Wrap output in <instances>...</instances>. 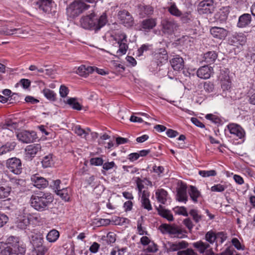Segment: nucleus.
<instances>
[{
  "label": "nucleus",
  "mask_w": 255,
  "mask_h": 255,
  "mask_svg": "<svg viewBox=\"0 0 255 255\" xmlns=\"http://www.w3.org/2000/svg\"><path fill=\"white\" fill-rule=\"evenodd\" d=\"M157 246L153 242H150L148 247L146 249V251L149 253H155L157 251Z\"/></svg>",
  "instance_id": "59"
},
{
  "label": "nucleus",
  "mask_w": 255,
  "mask_h": 255,
  "mask_svg": "<svg viewBox=\"0 0 255 255\" xmlns=\"http://www.w3.org/2000/svg\"><path fill=\"white\" fill-rule=\"evenodd\" d=\"M16 146V143L14 141L11 142H7L5 144L2 146L4 154L8 152L13 150Z\"/></svg>",
  "instance_id": "48"
},
{
  "label": "nucleus",
  "mask_w": 255,
  "mask_h": 255,
  "mask_svg": "<svg viewBox=\"0 0 255 255\" xmlns=\"http://www.w3.org/2000/svg\"><path fill=\"white\" fill-rule=\"evenodd\" d=\"M73 130L76 134L82 137L86 138V136L88 134V132L82 129L80 126L74 127Z\"/></svg>",
  "instance_id": "43"
},
{
  "label": "nucleus",
  "mask_w": 255,
  "mask_h": 255,
  "mask_svg": "<svg viewBox=\"0 0 255 255\" xmlns=\"http://www.w3.org/2000/svg\"><path fill=\"white\" fill-rule=\"evenodd\" d=\"M193 247L195 248L200 254L209 253L213 250L209 243L203 241H199L193 244Z\"/></svg>",
  "instance_id": "12"
},
{
  "label": "nucleus",
  "mask_w": 255,
  "mask_h": 255,
  "mask_svg": "<svg viewBox=\"0 0 255 255\" xmlns=\"http://www.w3.org/2000/svg\"><path fill=\"white\" fill-rule=\"evenodd\" d=\"M175 214L187 217L188 216L186 208L183 206H177L173 209Z\"/></svg>",
  "instance_id": "45"
},
{
  "label": "nucleus",
  "mask_w": 255,
  "mask_h": 255,
  "mask_svg": "<svg viewBox=\"0 0 255 255\" xmlns=\"http://www.w3.org/2000/svg\"><path fill=\"white\" fill-rule=\"evenodd\" d=\"M210 32L214 37L220 39H224L228 34V31L227 30L219 27H212L210 30Z\"/></svg>",
  "instance_id": "22"
},
{
  "label": "nucleus",
  "mask_w": 255,
  "mask_h": 255,
  "mask_svg": "<svg viewBox=\"0 0 255 255\" xmlns=\"http://www.w3.org/2000/svg\"><path fill=\"white\" fill-rule=\"evenodd\" d=\"M67 104L70 105L73 109L80 110L82 109L81 105L74 98H70L67 100Z\"/></svg>",
  "instance_id": "40"
},
{
  "label": "nucleus",
  "mask_w": 255,
  "mask_h": 255,
  "mask_svg": "<svg viewBox=\"0 0 255 255\" xmlns=\"http://www.w3.org/2000/svg\"><path fill=\"white\" fill-rule=\"evenodd\" d=\"M26 215L27 216V217H28L29 221L30 222L33 223H38L40 222L41 221V218L40 216L38 214H29L26 213Z\"/></svg>",
  "instance_id": "46"
},
{
  "label": "nucleus",
  "mask_w": 255,
  "mask_h": 255,
  "mask_svg": "<svg viewBox=\"0 0 255 255\" xmlns=\"http://www.w3.org/2000/svg\"><path fill=\"white\" fill-rule=\"evenodd\" d=\"M153 11V7L150 5L140 4L138 5V14L142 18L152 14Z\"/></svg>",
  "instance_id": "20"
},
{
  "label": "nucleus",
  "mask_w": 255,
  "mask_h": 255,
  "mask_svg": "<svg viewBox=\"0 0 255 255\" xmlns=\"http://www.w3.org/2000/svg\"><path fill=\"white\" fill-rule=\"evenodd\" d=\"M205 240L207 243L209 245H213L214 243H216L217 240V233L213 231L207 232L205 235Z\"/></svg>",
  "instance_id": "35"
},
{
  "label": "nucleus",
  "mask_w": 255,
  "mask_h": 255,
  "mask_svg": "<svg viewBox=\"0 0 255 255\" xmlns=\"http://www.w3.org/2000/svg\"><path fill=\"white\" fill-rule=\"evenodd\" d=\"M204 88L208 92H212L214 89V84L211 82H205L204 84Z\"/></svg>",
  "instance_id": "60"
},
{
  "label": "nucleus",
  "mask_w": 255,
  "mask_h": 255,
  "mask_svg": "<svg viewBox=\"0 0 255 255\" xmlns=\"http://www.w3.org/2000/svg\"><path fill=\"white\" fill-rule=\"evenodd\" d=\"M59 237V232L55 229L49 231L46 236L47 240L50 243L56 242Z\"/></svg>",
  "instance_id": "37"
},
{
  "label": "nucleus",
  "mask_w": 255,
  "mask_h": 255,
  "mask_svg": "<svg viewBox=\"0 0 255 255\" xmlns=\"http://www.w3.org/2000/svg\"><path fill=\"white\" fill-rule=\"evenodd\" d=\"M94 70V68L93 67H86L85 65H81L78 68L77 72L80 76L86 77L90 73H92Z\"/></svg>",
  "instance_id": "32"
},
{
  "label": "nucleus",
  "mask_w": 255,
  "mask_h": 255,
  "mask_svg": "<svg viewBox=\"0 0 255 255\" xmlns=\"http://www.w3.org/2000/svg\"><path fill=\"white\" fill-rule=\"evenodd\" d=\"M133 179L136 184L138 194H142V192H143L142 189L144 188V185L143 184L144 182V180L141 179L140 178L138 177H134L133 178Z\"/></svg>",
  "instance_id": "44"
},
{
  "label": "nucleus",
  "mask_w": 255,
  "mask_h": 255,
  "mask_svg": "<svg viewBox=\"0 0 255 255\" xmlns=\"http://www.w3.org/2000/svg\"><path fill=\"white\" fill-rule=\"evenodd\" d=\"M6 167L10 171L15 174L21 172V162L19 159L16 157L9 158L6 161Z\"/></svg>",
  "instance_id": "8"
},
{
  "label": "nucleus",
  "mask_w": 255,
  "mask_h": 255,
  "mask_svg": "<svg viewBox=\"0 0 255 255\" xmlns=\"http://www.w3.org/2000/svg\"><path fill=\"white\" fill-rule=\"evenodd\" d=\"M70 189L65 186L62 187L61 190L57 191L56 194L59 195L62 199L64 200L65 201H68L70 199L69 195V192Z\"/></svg>",
  "instance_id": "36"
},
{
  "label": "nucleus",
  "mask_w": 255,
  "mask_h": 255,
  "mask_svg": "<svg viewBox=\"0 0 255 255\" xmlns=\"http://www.w3.org/2000/svg\"><path fill=\"white\" fill-rule=\"evenodd\" d=\"M247 41L246 35L244 34H236L231 36L229 39V42L231 45L238 47L239 45H243Z\"/></svg>",
  "instance_id": "14"
},
{
  "label": "nucleus",
  "mask_w": 255,
  "mask_h": 255,
  "mask_svg": "<svg viewBox=\"0 0 255 255\" xmlns=\"http://www.w3.org/2000/svg\"><path fill=\"white\" fill-rule=\"evenodd\" d=\"M226 235L223 232L217 233V240L216 243V248L218 247V242H219L220 244H222L226 240Z\"/></svg>",
  "instance_id": "51"
},
{
  "label": "nucleus",
  "mask_w": 255,
  "mask_h": 255,
  "mask_svg": "<svg viewBox=\"0 0 255 255\" xmlns=\"http://www.w3.org/2000/svg\"><path fill=\"white\" fill-rule=\"evenodd\" d=\"M181 20L183 23H188L192 20V15L190 12L181 13Z\"/></svg>",
  "instance_id": "55"
},
{
  "label": "nucleus",
  "mask_w": 255,
  "mask_h": 255,
  "mask_svg": "<svg viewBox=\"0 0 255 255\" xmlns=\"http://www.w3.org/2000/svg\"><path fill=\"white\" fill-rule=\"evenodd\" d=\"M6 242L10 246L6 247L2 251L3 255H22L24 253V249L19 247L18 238L10 236L7 239Z\"/></svg>",
  "instance_id": "3"
},
{
  "label": "nucleus",
  "mask_w": 255,
  "mask_h": 255,
  "mask_svg": "<svg viewBox=\"0 0 255 255\" xmlns=\"http://www.w3.org/2000/svg\"><path fill=\"white\" fill-rule=\"evenodd\" d=\"M149 192L147 190H143L141 194V202L142 207L148 211L152 210L150 202L149 200Z\"/></svg>",
  "instance_id": "25"
},
{
  "label": "nucleus",
  "mask_w": 255,
  "mask_h": 255,
  "mask_svg": "<svg viewBox=\"0 0 255 255\" xmlns=\"http://www.w3.org/2000/svg\"><path fill=\"white\" fill-rule=\"evenodd\" d=\"M69 93L68 88L64 85H61L59 89V94L62 98H65Z\"/></svg>",
  "instance_id": "58"
},
{
  "label": "nucleus",
  "mask_w": 255,
  "mask_h": 255,
  "mask_svg": "<svg viewBox=\"0 0 255 255\" xmlns=\"http://www.w3.org/2000/svg\"><path fill=\"white\" fill-rule=\"evenodd\" d=\"M53 201L50 193L40 192L31 196L30 203L34 209L42 212L47 210Z\"/></svg>",
  "instance_id": "2"
},
{
  "label": "nucleus",
  "mask_w": 255,
  "mask_h": 255,
  "mask_svg": "<svg viewBox=\"0 0 255 255\" xmlns=\"http://www.w3.org/2000/svg\"><path fill=\"white\" fill-rule=\"evenodd\" d=\"M199 174L203 177H208L210 176H215L217 174V172L215 170H200Z\"/></svg>",
  "instance_id": "47"
},
{
  "label": "nucleus",
  "mask_w": 255,
  "mask_h": 255,
  "mask_svg": "<svg viewBox=\"0 0 255 255\" xmlns=\"http://www.w3.org/2000/svg\"><path fill=\"white\" fill-rule=\"evenodd\" d=\"M188 193L191 199L194 203H197L198 202V198L201 195L200 192L197 189V188L192 185L190 186V189Z\"/></svg>",
  "instance_id": "33"
},
{
  "label": "nucleus",
  "mask_w": 255,
  "mask_h": 255,
  "mask_svg": "<svg viewBox=\"0 0 255 255\" xmlns=\"http://www.w3.org/2000/svg\"><path fill=\"white\" fill-rule=\"evenodd\" d=\"M107 242L108 243H114L115 242L116 239V234L112 232H110L107 234Z\"/></svg>",
  "instance_id": "62"
},
{
  "label": "nucleus",
  "mask_w": 255,
  "mask_h": 255,
  "mask_svg": "<svg viewBox=\"0 0 255 255\" xmlns=\"http://www.w3.org/2000/svg\"><path fill=\"white\" fill-rule=\"evenodd\" d=\"M218 55L215 51H208L204 54L203 61L210 64L215 61Z\"/></svg>",
  "instance_id": "31"
},
{
  "label": "nucleus",
  "mask_w": 255,
  "mask_h": 255,
  "mask_svg": "<svg viewBox=\"0 0 255 255\" xmlns=\"http://www.w3.org/2000/svg\"><path fill=\"white\" fill-rule=\"evenodd\" d=\"M53 182V185H52V187L53 189L55 190L56 193H57V190H61L62 187L65 186L61 184V181L59 179H57Z\"/></svg>",
  "instance_id": "57"
},
{
  "label": "nucleus",
  "mask_w": 255,
  "mask_h": 255,
  "mask_svg": "<svg viewBox=\"0 0 255 255\" xmlns=\"http://www.w3.org/2000/svg\"><path fill=\"white\" fill-rule=\"evenodd\" d=\"M212 73H213V68L208 66H202L197 71V76L203 79H209Z\"/></svg>",
  "instance_id": "18"
},
{
  "label": "nucleus",
  "mask_w": 255,
  "mask_h": 255,
  "mask_svg": "<svg viewBox=\"0 0 255 255\" xmlns=\"http://www.w3.org/2000/svg\"><path fill=\"white\" fill-rule=\"evenodd\" d=\"M34 132H29L26 130L22 131L17 134V137L19 140L23 143H29L33 142L35 138Z\"/></svg>",
  "instance_id": "13"
},
{
  "label": "nucleus",
  "mask_w": 255,
  "mask_h": 255,
  "mask_svg": "<svg viewBox=\"0 0 255 255\" xmlns=\"http://www.w3.org/2000/svg\"><path fill=\"white\" fill-rule=\"evenodd\" d=\"M95 13L92 12L88 15L83 16L80 19L81 26L86 29L100 30L107 23V16L105 12L103 13L98 18H95Z\"/></svg>",
  "instance_id": "1"
},
{
  "label": "nucleus",
  "mask_w": 255,
  "mask_h": 255,
  "mask_svg": "<svg viewBox=\"0 0 255 255\" xmlns=\"http://www.w3.org/2000/svg\"><path fill=\"white\" fill-rule=\"evenodd\" d=\"M157 212L160 216L166 219L169 221H172L174 220L173 215L170 211L165 209L161 205H160L157 208Z\"/></svg>",
  "instance_id": "28"
},
{
  "label": "nucleus",
  "mask_w": 255,
  "mask_h": 255,
  "mask_svg": "<svg viewBox=\"0 0 255 255\" xmlns=\"http://www.w3.org/2000/svg\"><path fill=\"white\" fill-rule=\"evenodd\" d=\"M42 166L44 168H47L51 166L53 164V160H52V155L49 154L44 157L42 161H41Z\"/></svg>",
  "instance_id": "42"
},
{
  "label": "nucleus",
  "mask_w": 255,
  "mask_h": 255,
  "mask_svg": "<svg viewBox=\"0 0 255 255\" xmlns=\"http://www.w3.org/2000/svg\"><path fill=\"white\" fill-rule=\"evenodd\" d=\"M251 14L244 13L239 17L237 25L239 27H245L251 23Z\"/></svg>",
  "instance_id": "26"
},
{
  "label": "nucleus",
  "mask_w": 255,
  "mask_h": 255,
  "mask_svg": "<svg viewBox=\"0 0 255 255\" xmlns=\"http://www.w3.org/2000/svg\"><path fill=\"white\" fill-rule=\"evenodd\" d=\"M232 245L238 250H244L242 248V245L239 241V240L236 238H233L232 240Z\"/></svg>",
  "instance_id": "61"
},
{
  "label": "nucleus",
  "mask_w": 255,
  "mask_h": 255,
  "mask_svg": "<svg viewBox=\"0 0 255 255\" xmlns=\"http://www.w3.org/2000/svg\"><path fill=\"white\" fill-rule=\"evenodd\" d=\"M177 198L179 202H186L187 201V196L186 193V186L182 185L177 190Z\"/></svg>",
  "instance_id": "30"
},
{
  "label": "nucleus",
  "mask_w": 255,
  "mask_h": 255,
  "mask_svg": "<svg viewBox=\"0 0 255 255\" xmlns=\"http://www.w3.org/2000/svg\"><path fill=\"white\" fill-rule=\"evenodd\" d=\"M155 195L158 201L161 204H164L166 202L167 192L163 189H159L156 192Z\"/></svg>",
  "instance_id": "34"
},
{
  "label": "nucleus",
  "mask_w": 255,
  "mask_h": 255,
  "mask_svg": "<svg viewBox=\"0 0 255 255\" xmlns=\"http://www.w3.org/2000/svg\"><path fill=\"white\" fill-rule=\"evenodd\" d=\"M168 252L180 251L181 250L186 249L188 248L189 244L185 241H181L180 242H176L174 243H169Z\"/></svg>",
  "instance_id": "19"
},
{
  "label": "nucleus",
  "mask_w": 255,
  "mask_h": 255,
  "mask_svg": "<svg viewBox=\"0 0 255 255\" xmlns=\"http://www.w3.org/2000/svg\"><path fill=\"white\" fill-rule=\"evenodd\" d=\"M31 180L33 185L39 189L44 188L48 185V181L38 174L33 175L31 177Z\"/></svg>",
  "instance_id": "17"
},
{
  "label": "nucleus",
  "mask_w": 255,
  "mask_h": 255,
  "mask_svg": "<svg viewBox=\"0 0 255 255\" xmlns=\"http://www.w3.org/2000/svg\"><path fill=\"white\" fill-rule=\"evenodd\" d=\"M227 128L231 134L239 139H242L245 136V130L239 125L231 123L227 126Z\"/></svg>",
  "instance_id": "10"
},
{
  "label": "nucleus",
  "mask_w": 255,
  "mask_h": 255,
  "mask_svg": "<svg viewBox=\"0 0 255 255\" xmlns=\"http://www.w3.org/2000/svg\"><path fill=\"white\" fill-rule=\"evenodd\" d=\"M112 37L119 45V49L116 52L118 56L126 54L128 48L127 35L124 32H118Z\"/></svg>",
  "instance_id": "6"
},
{
  "label": "nucleus",
  "mask_w": 255,
  "mask_h": 255,
  "mask_svg": "<svg viewBox=\"0 0 255 255\" xmlns=\"http://www.w3.org/2000/svg\"><path fill=\"white\" fill-rule=\"evenodd\" d=\"M177 255H198L191 248H186L184 250L178 251Z\"/></svg>",
  "instance_id": "53"
},
{
  "label": "nucleus",
  "mask_w": 255,
  "mask_h": 255,
  "mask_svg": "<svg viewBox=\"0 0 255 255\" xmlns=\"http://www.w3.org/2000/svg\"><path fill=\"white\" fill-rule=\"evenodd\" d=\"M103 160L101 157L92 158L90 160V163L92 165L100 166L103 164Z\"/></svg>",
  "instance_id": "56"
},
{
  "label": "nucleus",
  "mask_w": 255,
  "mask_h": 255,
  "mask_svg": "<svg viewBox=\"0 0 255 255\" xmlns=\"http://www.w3.org/2000/svg\"><path fill=\"white\" fill-rule=\"evenodd\" d=\"M215 4L213 0H202L197 6V10L199 14H209L214 12Z\"/></svg>",
  "instance_id": "7"
},
{
  "label": "nucleus",
  "mask_w": 255,
  "mask_h": 255,
  "mask_svg": "<svg viewBox=\"0 0 255 255\" xmlns=\"http://www.w3.org/2000/svg\"><path fill=\"white\" fill-rule=\"evenodd\" d=\"M11 192V187L9 186L0 187V199L7 198Z\"/></svg>",
  "instance_id": "39"
},
{
  "label": "nucleus",
  "mask_w": 255,
  "mask_h": 255,
  "mask_svg": "<svg viewBox=\"0 0 255 255\" xmlns=\"http://www.w3.org/2000/svg\"><path fill=\"white\" fill-rule=\"evenodd\" d=\"M47 247L41 246L39 247L37 250L34 251L32 255H44L48 251Z\"/></svg>",
  "instance_id": "54"
},
{
  "label": "nucleus",
  "mask_w": 255,
  "mask_h": 255,
  "mask_svg": "<svg viewBox=\"0 0 255 255\" xmlns=\"http://www.w3.org/2000/svg\"><path fill=\"white\" fill-rule=\"evenodd\" d=\"M42 93L44 96L49 100L52 101L56 100V94L54 91L49 89H44L43 90Z\"/></svg>",
  "instance_id": "38"
},
{
  "label": "nucleus",
  "mask_w": 255,
  "mask_h": 255,
  "mask_svg": "<svg viewBox=\"0 0 255 255\" xmlns=\"http://www.w3.org/2000/svg\"><path fill=\"white\" fill-rule=\"evenodd\" d=\"M19 84L24 89H27L30 86L31 82L28 79H22L20 80Z\"/></svg>",
  "instance_id": "64"
},
{
  "label": "nucleus",
  "mask_w": 255,
  "mask_h": 255,
  "mask_svg": "<svg viewBox=\"0 0 255 255\" xmlns=\"http://www.w3.org/2000/svg\"><path fill=\"white\" fill-rule=\"evenodd\" d=\"M227 186L226 185L218 184L211 187V191L212 192H222L225 191Z\"/></svg>",
  "instance_id": "50"
},
{
  "label": "nucleus",
  "mask_w": 255,
  "mask_h": 255,
  "mask_svg": "<svg viewBox=\"0 0 255 255\" xmlns=\"http://www.w3.org/2000/svg\"><path fill=\"white\" fill-rule=\"evenodd\" d=\"M90 7V5L81 0H74L67 8L66 12L68 16L74 18Z\"/></svg>",
  "instance_id": "5"
},
{
  "label": "nucleus",
  "mask_w": 255,
  "mask_h": 255,
  "mask_svg": "<svg viewBox=\"0 0 255 255\" xmlns=\"http://www.w3.org/2000/svg\"><path fill=\"white\" fill-rule=\"evenodd\" d=\"M159 229L162 234H168L172 238L182 239L186 237V231L174 224H162L159 226Z\"/></svg>",
  "instance_id": "4"
},
{
  "label": "nucleus",
  "mask_w": 255,
  "mask_h": 255,
  "mask_svg": "<svg viewBox=\"0 0 255 255\" xmlns=\"http://www.w3.org/2000/svg\"><path fill=\"white\" fill-rule=\"evenodd\" d=\"M118 17L121 23L125 26H131L134 23L132 16L129 12L124 9L118 12Z\"/></svg>",
  "instance_id": "9"
},
{
  "label": "nucleus",
  "mask_w": 255,
  "mask_h": 255,
  "mask_svg": "<svg viewBox=\"0 0 255 255\" xmlns=\"http://www.w3.org/2000/svg\"><path fill=\"white\" fill-rule=\"evenodd\" d=\"M15 31H17V33L19 34L24 33V30L20 28L6 29L5 30H3L2 32H1V33L8 35L13 34L15 33Z\"/></svg>",
  "instance_id": "52"
},
{
  "label": "nucleus",
  "mask_w": 255,
  "mask_h": 255,
  "mask_svg": "<svg viewBox=\"0 0 255 255\" xmlns=\"http://www.w3.org/2000/svg\"><path fill=\"white\" fill-rule=\"evenodd\" d=\"M219 79L223 93L230 92L232 87V82L228 74L225 71H221Z\"/></svg>",
  "instance_id": "11"
},
{
  "label": "nucleus",
  "mask_w": 255,
  "mask_h": 255,
  "mask_svg": "<svg viewBox=\"0 0 255 255\" xmlns=\"http://www.w3.org/2000/svg\"><path fill=\"white\" fill-rule=\"evenodd\" d=\"M205 118L207 120H209L212 121L213 123L215 124L219 123L220 122V119L216 116L213 115L212 114H207Z\"/></svg>",
  "instance_id": "63"
},
{
  "label": "nucleus",
  "mask_w": 255,
  "mask_h": 255,
  "mask_svg": "<svg viewBox=\"0 0 255 255\" xmlns=\"http://www.w3.org/2000/svg\"><path fill=\"white\" fill-rule=\"evenodd\" d=\"M170 62L173 69L176 71H180L183 69L184 62L183 58L178 55H176L172 58Z\"/></svg>",
  "instance_id": "21"
},
{
  "label": "nucleus",
  "mask_w": 255,
  "mask_h": 255,
  "mask_svg": "<svg viewBox=\"0 0 255 255\" xmlns=\"http://www.w3.org/2000/svg\"><path fill=\"white\" fill-rule=\"evenodd\" d=\"M168 10L170 13L175 16L181 15V12L178 9L175 3L172 4L168 7Z\"/></svg>",
  "instance_id": "41"
},
{
  "label": "nucleus",
  "mask_w": 255,
  "mask_h": 255,
  "mask_svg": "<svg viewBox=\"0 0 255 255\" xmlns=\"http://www.w3.org/2000/svg\"><path fill=\"white\" fill-rule=\"evenodd\" d=\"M52 3V0H38L35 4L40 10L49 12L51 10Z\"/></svg>",
  "instance_id": "23"
},
{
  "label": "nucleus",
  "mask_w": 255,
  "mask_h": 255,
  "mask_svg": "<svg viewBox=\"0 0 255 255\" xmlns=\"http://www.w3.org/2000/svg\"><path fill=\"white\" fill-rule=\"evenodd\" d=\"M161 24L163 32L168 34L173 32L178 27L177 24L174 20L167 19H163Z\"/></svg>",
  "instance_id": "16"
},
{
  "label": "nucleus",
  "mask_w": 255,
  "mask_h": 255,
  "mask_svg": "<svg viewBox=\"0 0 255 255\" xmlns=\"http://www.w3.org/2000/svg\"><path fill=\"white\" fill-rule=\"evenodd\" d=\"M156 25V19L152 18L143 20L141 24L142 28L145 30H149L153 28Z\"/></svg>",
  "instance_id": "29"
},
{
  "label": "nucleus",
  "mask_w": 255,
  "mask_h": 255,
  "mask_svg": "<svg viewBox=\"0 0 255 255\" xmlns=\"http://www.w3.org/2000/svg\"><path fill=\"white\" fill-rule=\"evenodd\" d=\"M17 219L16 222L17 227L20 229H25L30 224V221L26 213H24L22 216H20Z\"/></svg>",
  "instance_id": "27"
},
{
  "label": "nucleus",
  "mask_w": 255,
  "mask_h": 255,
  "mask_svg": "<svg viewBox=\"0 0 255 255\" xmlns=\"http://www.w3.org/2000/svg\"><path fill=\"white\" fill-rule=\"evenodd\" d=\"M154 57L158 64L167 62L168 58L167 52L164 48L159 49L154 54Z\"/></svg>",
  "instance_id": "24"
},
{
  "label": "nucleus",
  "mask_w": 255,
  "mask_h": 255,
  "mask_svg": "<svg viewBox=\"0 0 255 255\" xmlns=\"http://www.w3.org/2000/svg\"><path fill=\"white\" fill-rule=\"evenodd\" d=\"M41 146L40 144H32L27 145L25 149L26 157L31 159L36 154L40 151Z\"/></svg>",
  "instance_id": "15"
},
{
  "label": "nucleus",
  "mask_w": 255,
  "mask_h": 255,
  "mask_svg": "<svg viewBox=\"0 0 255 255\" xmlns=\"http://www.w3.org/2000/svg\"><path fill=\"white\" fill-rule=\"evenodd\" d=\"M189 214L196 223H198L202 219V216L199 214L198 211L196 209H191Z\"/></svg>",
  "instance_id": "49"
}]
</instances>
